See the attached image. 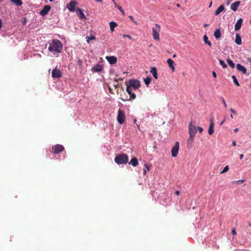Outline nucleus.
<instances>
[{"instance_id": "50", "label": "nucleus", "mask_w": 251, "mask_h": 251, "mask_svg": "<svg viewBox=\"0 0 251 251\" xmlns=\"http://www.w3.org/2000/svg\"><path fill=\"white\" fill-rule=\"evenodd\" d=\"M115 7H117L118 8V6H120L118 5L115 2H114Z\"/></svg>"}, {"instance_id": "8", "label": "nucleus", "mask_w": 251, "mask_h": 251, "mask_svg": "<svg viewBox=\"0 0 251 251\" xmlns=\"http://www.w3.org/2000/svg\"><path fill=\"white\" fill-rule=\"evenodd\" d=\"M179 150V143L176 142L171 150V153L173 157H175L178 154Z\"/></svg>"}, {"instance_id": "43", "label": "nucleus", "mask_w": 251, "mask_h": 251, "mask_svg": "<svg viewBox=\"0 0 251 251\" xmlns=\"http://www.w3.org/2000/svg\"><path fill=\"white\" fill-rule=\"evenodd\" d=\"M2 22L1 19L0 18V30L2 28Z\"/></svg>"}, {"instance_id": "23", "label": "nucleus", "mask_w": 251, "mask_h": 251, "mask_svg": "<svg viewBox=\"0 0 251 251\" xmlns=\"http://www.w3.org/2000/svg\"><path fill=\"white\" fill-rule=\"evenodd\" d=\"M225 7L224 5H220L218 9L216 10L215 12V15L217 16L219 14H220V13H221L224 9Z\"/></svg>"}, {"instance_id": "10", "label": "nucleus", "mask_w": 251, "mask_h": 251, "mask_svg": "<svg viewBox=\"0 0 251 251\" xmlns=\"http://www.w3.org/2000/svg\"><path fill=\"white\" fill-rule=\"evenodd\" d=\"M50 8L51 7L50 5H46L44 6L43 9L40 12V15L42 16H45L50 10Z\"/></svg>"}, {"instance_id": "52", "label": "nucleus", "mask_w": 251, "mask_h": 251, "mask_svg": "<svg viewBox=\"0 0 251 251\" xmlns=\"http://www.w3.org/2000/svg\"><path fill=\"white\" fill-rule=\"evenodd\" d=\"M243 157H244V155L243 154H240V159H242L243 158Z\"/></svg>"}, {"instance_id": "5", "label": "nucleus", "mask_w": 251, "mask_h": 251, "mask_svg": "<svg viewBox=\"0 0 251 251\" xmlns=\"http://www.w3.org/2000/svg\"><path fill=\"white\" fill-rule=\"evenodd\" d=\"M117 121L120 124H122L125 122L126 116L124 111L119 109L118 112Z\"/></svg>"}, {"instance_id": "28", "label": "nucleus", "mask_w": 251, "mask_h": 251, "mask_svg": "<svg viewBox=\"0 0 251 251\" xmlns=\"http://www.w3.org/2000/svg\"><path fill=\"white\" fill-rule=\"evenodd\" d=\"M110 30L113 32L114 30V28L117 26V24L114 22H111L109 23Z\"/></svg>"}, {"instance_id": "9", "label": "nucleus", "mask_w": 251, "mask_h": 251, "mask_svg": "<svg viewBox=\"0 0 251 251\" xmlns=\"http://www.w3.org/2000/svg\"><path fill=\"white\" fill-rule=\"evenodd\" d=\"M52 77L53 78H60L62 75V72L59 69L56 68L53 69L51 72Z\"/></svg>"}, {"instance_id": "12", "label": "nucleus", "mask_w": 251, "mask_h": 251, "mask_svg": "<svg viewBox=\"0 0 251 251\" xmlns=\"http://www.w3.org/2000/svg\"><path fill=\"white\" fill-rule=\"evenodd\" d=\"M106 59L111 64H114L117 61V57L114 56H106Z\"/></svg>"}, {"instance_id": "34", "label": "nucleus", "mask_w": 251, "mask_h": 251, "mask_svg": "<svg viewBox=\"0 0 251 251\" xmlns=\"http://www.w3.org/2000/svg\"><path fill=\"white\" fill-rule=\"evenodd\" d=\"M219 63L220 65L223 67V68L225 69L227 68V65L226 63L222 60L219 59Z\"/></svg>"}, {"instance_id": "41", "label": "nucleus", "mask_w": 251, "mask_h": 251, "mask_svg": "<svg viewBox=\"0 0 251 251\" xmlns=\"http://www.w3.org/2000/svg\"><path fill=\"white\" fill-rule=\"evenodd\" d=\"M230 110L232 112V114H233L234 115H237V113L234 109H233L232 108H230Z\"/></svg>"}, {"instance_id": "36", "label": "nucleus", "mask_w": 251, "mask_h": 251, "mask_svg": "<svg viewBox=\"0 0 251 251\" xmlns=\"http://www.w3.org/2000/svg\"><path fill=\"white\" fill-rule=\"evenodd\" d=\"M229 170V167L228 166H226L223 170L221 172V174H224L227 172Z\"/></svg>"}, {"instance_id": "6", "label": "nucleus", "mask_w": 251, "mask_h": 251, "mask_svg": "<svg viewBox=\"0 0 251 251\" xmlns=\"http://www.w3.org/2000/svg\"><path fill=\"white\" fill-rule=\"evenodd\" d=\"M189 134L190 136H195L197 132V127L193 125L192 122H191L189 125Z\"/></svg>"}, {"instance_id": "7", "label": "nucleus", "mask_w": 251, "mask_h": 251, "mask_svg": "<svg viewBox=\"0 0 251 251\" xmlns=\"http://www.w3.org/2000/svg\"><path fill=\"white\" fill-rule=\"evenodd\" d=\"M64 149V147L62 145L57 144L52 147V151L55 154H58L62 152Z\"/></svg>"}, {"instance_id": "18", "label": "nucleus", "mask_w": 251, "mask_h": 251, "mask_svg": "<svg viewBox=\"0 0 251 251\" xmlns=\"http://www.w3.org/2000/svg\"><path fill=\"white\" fill-rule=\"evenodd\" d=\"M126 91L127 92V93L130 95V99H135L136 98V95L134 93H133L131 91V88L129 87V86L126 87Z\"/></svg>"}, {"instance_id": "27", "label": "nucleus", "mask_w": 251, "mask_h": 251, "mask_svg": "<svg viewBox=\"0 0 251 251\" xmlns=\"http://www.w3.org/2000/svg\"><path fill=\"white\" fill-rule=\"evenodd\" d=\"M203 41L205 44L208 45L209 46L211 47L212 44L210 41H209L208 39V37L206 35H204L203 36Z\"/></svg>"}, {"instance_id": "13", "label": "nucleus", "mask_w": 251, "mask_h": 251, "mask_svg": "<svg viewBox=\"0 0 251 251\" xmlns=\"http://www.w3.org/2000/svg\"><path fill=\"white\" fill-rule=\"evenodd\" d=\"M242 23H243V19L242 18H240L238 20L237 23L235 24V25L234 29H235V31H238L241 28L242 25Z\"/></svg>"}, {"instance_id": "30", "label": "nucleus", "mask_w": 251, "mask_h": 251, "mask_svg": "<svg viewBox=\"0 0 251 251\" xmlns=\"http://www.w3.org/2000/svg\"><path fill=\"white\" fill-rule=\"evenodd\" d=\"M10 0L18 6H21L22 4V1H21V0Z\"/></svg>"}, {"instance_id": "60", "label": "nucleus", "mask_w": 251, "mask_h": 251, "mask_svg": "<svg viewBox=\"0 0 251 251\" xmlns=\"http://www.w3.org/2000/svg\"><path fill=\"white\" fill-rule=\"evenodd\" d=\"M136 121H137L136 119H134V122L135 123H136Z\"/></svg>"}, {"instance_id": "63", "label": "nucleus", "mask_w": 251, "mask_h": 251, "mask_svg": "<svg viewBox=\"0 0 251 251\" xmlns=\"http://www.w3.org/2000/svg\"><path fill=\"white\" fill-rule=\"evenodd\" d=\"M49 0L50 1V2H52V1H53L54 0Z\"/></svg>"}, {"instance_id": "3", "label": "nucleus", "mask_w": 251, "mask_h": 251, "mask_svg": "<svg viewBox=\"0 0 251 251\" xmlns=\"http://www.w3.org/2000/svg\"><path fill=\"white\" fill-rule=\"evenodd\" d=\"M160 26L158 24H155L152 28V36L154 40H159V32L160 31Z\"/></svg>"}, {"instance_id": "55", "label": "nucleus", "mask_w": 251, "mask_h": 251, "mask_svg": "<svg viewBox=\"0 0 251 251\" xmlns=\"http://www.w3.org/2000/svg\"><path fill=\"white\" fill-rule=\"evenodd\" d=\"M208 25H208V24H204V27H207V26H208Z\"/></svg>"}, {"instance_id": "17", "label": "nucleus", "mask_w": 251, "mask_h": 251, "mask_svg": "<svg viewBox=\"0 0 251 251\" xmlns=\"http://www.w3.org/2000/svg\"><path fill=\"white\" fill-rule=\"evenodd\" d=\"M236 68L238 71L242 72L243 74H246L247 73V70L245 67L241 65L240 64H237Z\"/></svg>"}, {"instance_id": "24", "label": "nucleus", "mask_w": 251, "mask_h": 251, "mask_svg": "<svg viewBox=\"0 0 251 251\" xmlns=\"http://www.w3.org/2000/svg\"><path fill=\"white\" fill-rule=\"evenodd\" d=\"M194 136H189V137L188 138V140H187V147H189V148H190L192 146V144L194 141Z\"/></svg>"}, {"instance_id": "33", "label": "nucleus", "mask_w": 251, "mask_h": 251, "mask_svg": "<svg viewBox=\"0 0 251 251\" xmlns=\"http://www.w3.org/2000/svg\"><path fill=\"white\" fill-rule=\"evenodd\" d=\"M232 78L233 79V82L234 83V84L238 86H240V84L236 77V76L235 75H232Z\"/></svg>"}, {"instance_id": "20", "label": "nucleus", "mask_w": 251, "mask_h": 251, "mask_svg": "<svg viewBox=\"0 0 251 251\" xmlns=\"http://www.w3.org/2000/svg\"><path fill=\"white\" fill-rule=\"evenodd\" d=\"M76 13L77 14L78 16L80 18V19H85L86 17L85 16L82 10L80 8H77L76 9Z\"/></svg>"}, {"instance_id": "39", "label": "nucleus", "mask_w": 251, "mask_h": 251, "mask_svg": "<svg viewBox=\"0 0 251 251\" xmlns=\"http://www.w3.org/2000/svg\"><path fill=\"white\" fill-rule=\"evenodd\" d=\"M197 128V131L199 130V132L201 133L203 131V128L201 127L198 126Z\"/></svg>"}, {"instance_id": "62", "label": "nucleus", "mask_w": 251, "mask_h": 251, "mask_svg": "<svg viewBox=\"0 0 251 251\" xmlns=\"http://www.w3.org/2000/svg\"><path fill=\"white\" fill-rule=\"evenodd\" d=\"M176 54H174V55H173V57H176Z\"/></svg>"}, {"instance_id": "16", "label": "nucleus", "mask_w": 251, "mask_h": 251, "mask_svg": "<svg viewBox=\"0 0 251 251\" xmlns=\"http://www.w3.org/2000/svg\"><path fill=\"white\" fill-rule=\"evenodd\" d=\"M102 67L101 65L100 64H97L94 67H93L91 70L94 72H99L102 71Z\"/></svg>"}, {"instance_id": "57", "label": "nucleus", "mask_w": 251, "mask_h": 251, "mask_svg": "<svg viewBox=\"0 0 251 251\" xmlns=\"http://www.w3.org/2000/svg\"><path fill=\"white\" fill-rule=\"evenodd\" d=\"M176 6L177 7H180V4L178 3L176 4Z\"/></svg>"}, {"instance_id": "1", "label": "nucleus", "mask_w": 251, "mask_h": 251, "mask_svg": "<svg viewBox=\"0 0 251 251\" xmlns=\"http://www.w3.org/2000/svg\"><path fill=\"white\" fill-rule=\"evenodd\" d=\"M62 49V44L60 41L54 39L51 43H50L49 50L50 52L59 53Z\"/></svg>"}, {"instance_id": "11", "label": "nucleus", "mask_w": 251, "mask_h": 251, "mask_svg": "<svg viewBox=\"0 0 251 251\" xmlns=\"http://www.w3.org/2000/svg\"><path fill=\"white\" fill-rule=\"evenodd\" d=\"M76 3V2L75 0H72L70 2L69 4L67 5V7L70 11H75Z\"/></svg>"}, {"instance_id": "51", "label": "nucleus", "mask_w": 251, "mask_h": 251, "mask_svg": "<svg viewBox=\"0 0 251 251\" xmlns=\"http://www.w3.org/2000/svg\"><path fill=\"white\" fill-rule=\"evenodd\" d=\"M26 23V19L25 18H24V22L23 23V25H25Z\"/></svg>"}, {"instance_id": "56", "label": "nucleus", "mask_w": 251, "mask_h": 251, "mask_svg": "<svg viewBox=\"0 0 251 251\" xmlns=\"http://www.w3.org/2000/svg\"><path fill=\"white\" fill-rule=\"evenodd\" d=\"M78 63L79 64H81V61L80 60H79L78 61Z\"/></svg>"}, {"instance_id": "46", "label": "nucleus", "mask_w": 251, "mask_h": 251, "mask_svg": "<svg viewBox=\"0 0 251 251\" xmlns=\"http://www.w3.org/2000/svg\"><path fill=\"white\" fill-rule=\"evenodd\" d=\"M226 119L225 118L224 119V120L220 123V126H222L224 123L225 122Z\"/></svg>"}, {"instance_id": "29", "label": "nucleus", "mask_w": 251, "mask_h": 251, "mask_svg": "<svg viewBox=\"0 0 251 251\" xmlns=\"http://www.w3.org/2000/svg\"><path fill=\"white\" fill-rule=\"evenodd\" d=\"M227 62L229 66H230L232 68H234L235 67V64L233 63V62L229 59H227Z\"/></svg>"}, {"instance_id": "22", "label": "nucleus", "mask_w": 251, "mask_h": 251, "mask_svg": "<svg viewBox=\"0 0 251 251\" xmlns=\"http://www.w3.org/2000/svg\"><path fill=\"white\" fill-rule=\"evenodd\" d=\"M151 73L152 74V75L154 77V78L157 79V69L155 67L151 68V70L150 71Z\"/></svg>"}, {"instance_id": "47", "label": "nucleus", "mask_w": 251, "mask_h": 251, "mask_svg": "<svg viewBox=\"0 0 251 251\" xmlns=\"http://www.w3.org/2000/svg\"><path fill=\"white\" fill-rule=\"evenodd\" d=\"M179 194H180V192H179V191H178V190L176 191V192H175V194L176 195H179Z\"/></svg>"}, {"instance_id": "64", "label": "nucleus", "mask_w": 251, "mask_h": 251, "mask_svg": "<svg viewBox=\"0 0 251 251\" xmlns=\"http://www.w3.org/2000/svg\"><path fill=\"white\" fill-rule=\"evenodd\" d=\"M113 2H115V0H111Z\"/></svg>"}, {"instance_id": "14", "label": "nucleus", "mask_w": 251, "mask_h": 251, "mask_svg": "<svg viewBox=\"0 0 251 251\" xmlns=\"http://www.w3.org/2000/svg\"><path fill=\"white\" fill-rule=\"evenodd\" d=\"M210 122V125H209V129H208V133L209 135H211L214 132L213 128H214V122H213V119H211Z\"/></svg>"}, {"instance_id": "4", "label": "nucleus", "mask_w": 251, "mask_h": 251, "mask_svg": "<svg viewBox=\"0 0 251 251\" xmlns=\"http://www.w3.org/2000/svg\"><path fill=\"white\" fill-rule=\"evenodd\" d=\"M127 86L136 90L140 87V82L139 80L136 79H130L129 80L128 84L127 85Z\"/></svg>"}, {"instance_id": "31", "label": "nucleus", "mask_w": 251, "mask_h": 251, "mask_svg": "<svg viewBox=\"0 0 251 251\" xmlns=\"http://www.w3.org/2000/svg\"><path fill=\"white\" fill-rule=\"evenodd\" d=\"M86 38L87 39L86 41H87V43L89 44V43H90V40H95L96 37L94 35H91L90 37L87 36L86 37Z\"/></svg>"}, {"instance_id": "45", "label": "nucleus", "mask_w": 251, "mask_h": 251, "mask_svg": "<svg viewBox=\"0 0 251 251\" xmlns=\"http://www.w3.org/2000/svg\"><path fill=\"white\" fill-rule=\"evenodd\" d=\"M212 75H213V77H214L215 78H216L217 77L216 73L214 71H213L212 72Z\"/></svg>"}, {"instance_id": "2", "label": "nucleus", "mask_w": 251, "mask_h": 251, "mask_svg": "<svg viewBox=\"0 0 251 251\" xmlns=\"http://www.w3.org/2000/svg\"><path fill=\"white\" fill-rule=\"evenodd\" d=\"M128 156L126 154H118L115 158L114 161L118 164H126L128 162Z\"/></svg>"}, {"instance_id": "26", "label": "nucleus", "mask_w": 251, "mask_h": 251, "mask_svg": "<svg viewBox=\"0 0 251 251\" xmlns=\"http://www.w3.org/2000/svg\"><path fill=\"white\" fill-rule=\"evenodd\" d=\"M235 43L239 45H241L242 43L241 37L239 34H236Z\"/></svg>"}, {"instance_id": "54", "label": "nucleus", "mask_w": 251, "mask_h": 251, "mask_svg": "<svg viewBox=\"0 0 251 251\" xmlns=\"http://www.w3.org/2000/svg\"><path fill=\"white\" fill-rule=\"evenodd\" d=\"M238 131V128H236L234 129V131L235 132H237Z\"/></svg>"}, {"instance_id": "25", "label": "nucleus", "mask_w": 251, "mask_h": 251, "mask_svg": "<svg viewBox=\"0 0 251 251\" xmlns=\"http://www.w3.org/2000/svg\"><path fill=\"white\" fill-rule=\"evenodd\" d=\"M214 36L216 39H219L221 37V33L220 29H216L214 32Z\"/></svg>"}, {"instance_id": "53", "label": "nucleus", "mask_w": 251, "mask_h": 251, "mask_svg": "<svg viewBox=\"0 0 251 251\" xmlns=\"http://www.w3.org/2000/svg\"><path fill=\"white\" fill-rule=\"evenodd\" d=\"M247 61L251 64V59L250 58H248Z\"/></svg>"}, {"instance_id": "15", "label": "nucleus", "mask_w": 251, "mask_h": 251, "mask_svg": "<svg viewBox=\"0 0 251 251\" xmlns=\"http://www.w3.org/2000/svg\"><path fill=\"white\" fill-rule=\"evenodd\" d=\"M167 62L168 64L169 67L171 69L172 72H174L175 70L174 61L171 59L169 58Z\"/></svg>"}, {"instance_id": "58", "label": "nucleus", "mask_w": 251, "mask_h": 251, "mask_svg": "<svg viewBox=\"0 0 251 251\" xmlns=\"http://www.w3.org/2000/svg\"><path fill=\"white\" fill-rule=\"evenodd\" d=\"M230 117H231V118H232V119H233V116H232V114H231V115H230Z\"/></svg>"}, {"instance_id": "49", "label": "nucleus", "mask_w": 251, "mask_h": 251, "mask_svg": "<svg viewBox=\"0 0 251 251\" xmlns=\"http://www.w3.org/2000/svg\"><path fill=\"white\" fill-rule=\"evenodd\" d=\"M232 145H233V146H234V147H235V146H236V142H235V141H233L232 142Z\"/></svg>"}, {"instance_id": "35", "label": "nucleus", "mask_w": 251, "mask_h": 251, "mask_svg": "<svg viewBox=\"0 0 251 251\" xmlns=\"http://www.w3.org/2000/svg\"><path fill=\"white\" fill-rule=\"evenodd\" d=\"M145 166L146 167V169L144 170V171H143V175L144 176H145L147 174V171L150 170V167L147 164H145Z\"/></svg>"}, {"instance_id": "59", "label": "nucleus", "mask_w": 251, "mask_h": 251, "mask_svg": "<svg viewBox=\"0 0 251 251\" xmlns=\"http://www.w3.org/2000/svg\"><path fill=\"white\" fill-rule=\"evenodd\" d=\"M126 35H127L124 34L123 36V37H126Z\"/></svg>"}, {"instance_id": "19", "label": "nucleus", "mask_w": 251, "mask_h": 251, "mask_svg": "<svg viewBox=\"0 0 251 251\" xmlns=\"http://www.w3.org/2000/svg\"><path fill=\"white\" fill-rule=\"evenodd\" d=\"M240 4V1H236L231 4L230 8L233 11H236L237 9V7L239 6Z\"/></svg>"}, {"instance_id": "61", "label": "nucleus", "mask_w": 251, "mask_h": 251, "mask_svg": "<svg viewBox=\"0 0 251 251\" xmlns=\"http://www.w3.org/2000/svg\"><path fill=\"white\" fill-rule=\"evenodd\" d=\"M212 5V2H211V3L209 4V7H210Z\"/></svg>"}, {"instance_id": "48", "label": "nucleus", "mask_w": 251, "mask_h": 251, "mask_svg": "<svg viewBox=\"0 0 251 251\" xmlns=\"http://www.w3.org/2000/svg\"><path fill=\"white\" fill-rule=\"evenodd\" d=\"M126 37H127L128 39H129L130 40H131L132 39V37L129 35H126Z\"/></svg>"}, {"instance_id": "21", "label": "nucleus", "mask_w": 251, "mask_h": 251, "mask_svg": "<svg viewBox=\"0 0 251 251\" xmlns=\"http://www.w3.org/2000/svg\"><path fill=\"white\" fill-rule=\"evenodd\" d=\"M129 164L132 165L133 167L137 166L138 164L137 159L136 157H133L130 160Z\"/></svg>"}, {"instance_id": "44", "label": "nucleus", "mask_w": 251, "mask_h": 251, "mask_svg": "<svg viewBox=\"0 0 251 251\" xmlns=\"http://www.w3.org/2000/svg\"><path fill=\"white\" fill-rule=\"evenodd\" d=\"M232 233L233 235H236V231L235 230V229H233L232 230Z\"/></svg>"}, {"instance_id": "37", "label": "nucleus", "mask_w": 251, "mask_h": 251, "mask_svg": "<svg viewBox=\"0 0 251 251\" xmlns=\"http://www.w3.org/2000/svg\"><path fill=\"white\" fill-rule=\"evenodd\" d=\"M118 9L121 11V12L122 13V15L123 16H125V11H124V10L123 9L122 6H118Z\"/></svg>"}, {"instance_id": "38", "label": "nucleus", "mask_w": 251, "mask_h": 251, "mask_svg": "<svg viewBox=\"0 0 251 251\" xmlns=\"http://www.w3.org/2000/svg\"><path fill=\"white\" fill-rule=\"evenodd\" d=\"M129 19L131 20V21L135 24V25H138L137 22L134 20L133 17L132 16H129Z\"/></svg>"}, {"instance_id": "42", "label": "nucleus", "mask_w": 251, "mask_h": 251, "mask_svg": "<svg viewBox=\"0 0 251 251\" xmlns=\"http://www.w3.org/2000/svg\"><path fill=\"white\" fill-rule=\"evenodd\" d=\"M244 182V180H239L235 181L236 183H242Z\"/></svg>"}, {"instance_id": "32", "label": "nucleus", "mask_w": 251, "mask_h": 251, "mask_svg": "<svg viewBox=\"0 0 251 251\" xmlns=\"http://www.w3.org/2000/svg\"><path fill=\"white\" fill-rule=\"evenodd\" d=\"M151 78H150V77H147L146 78H144V82H145V83L146 84V85L148 86L149 84L150 83L151 81Z\"/></svg>"}, {"instance_id": "40", "label": "nucleus", "mask_w": 251, "mask_h": 251, "mask_svg": "<svg viewBox=\"0 0 251 251\" xmlns=\"http://www.w3.org/2000/svg\"><path fill=\"white\" fill-rule=\"evenodd\" d=\"M222 102H223V104H224V106H225V107H227L226 103V101H225V99H224L223 98H222Z\"/></svg>"}]
</instances>
